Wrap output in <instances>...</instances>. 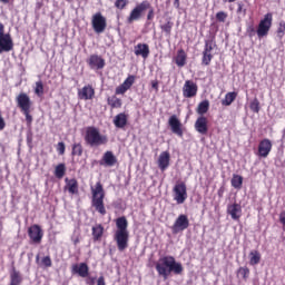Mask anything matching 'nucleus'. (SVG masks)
Here are the masks:
<instances>
[{
  "mask_svg": "<svg viewBox=\"0 0 285 285\" xmlns=\"http://www.w3.org/2000/svg\"><path fill=\"white\" fill-rule=\"evenodd\" d=\"M41 264L45 265L46 268H50L52 266V258H50V256H45L41 259Z\"/></svg>",
  "mask_w": 285,
  "mask_h": 285,
  "instance_id": "49530a36",
  "label": "nucleus"
},
{
  "mask_svg": "<svg viewBox=\"0 0 285 285\" xmlns=\"http://www.w3.org/2000/svg\"><path fill=\"white\" fill-rule=\"evenodd\" d=\"M237 276L243 277V279L246 282V279H248L250 276V269L248 267H239L237 271Z\"/></svg>",
  "mask_w": 285,
  "mask_h": 285,
  "instance_id": "58836bf2",
  "label": "nucleus"
},
{
  "mask_svg": "<svg viewBox=\"0 0 285 285\" xmlns=\"http://www.w3.org/2000/svg\"><path fill=\"white\" fill-rule=\"evenodd\" d=\"M65 184V190H68L69 195H79V181H77V178H66Z\"/></svg>",
  "mask_w": 285,
  "mask_h": 285,
  "instance_id": "5701e85b",
  "label": "nucleus"
},
{
  "mask_svg": "<svg viewBox=\"0 0 285 285\" xmlns=\"http://www.w3.org/2000/svg\"><path fill=\"white\" fill-rule=\"evenodd\" d=\"M11 50H14V41L12 40V36H10V33L0 36V55L3 52H10Z\"/></svg>",
  "mask_w": 285,
  "mask_h": 285,
  "instance_id": "4468645a",
  "label": "nucleus"
},
{
  "mask_svg": "<svg viewBox=\"0 0 285 285\" xmlns=\"http://www.w3.org/2000/svg\"><path fill=\"white\" fill-rule=\"evenodd\" d=\"M214 48H215V42L213 41V39L205 40V47L203 52L213 53Z\"/></svg>",
  "mask_w": 285,
  "mask_h": 285,
  "instance_id": "ea45409f",
  "label": "nucleus"
},
{
  "mask_svg": "<svg viewBox=\"0 0 285 285\" xmlns=\"http://www.w3.org/2000/svg\"><path fill=\"white\" fill-rule=\"evenodd\" d=\"M114 126L120 129L126 128V126H128V115H126V112L116 115L114 118Z\"/></svg>",
  "mask_w": 285,
  "mask_h": 285,
  "instance_id": "bb28decb",
  "label": "nucleus"
},
{
  "mask_svg": "<svg viewBox=\"0 0 285 285\" xmlns=\"http://www.w3.org/2000/svg\"><path fill=\"white\" fill-rule=\"evenodd\" d=\"M284 35H285V22L281 21L276 30V37L278 41H282V39H284Z\"/></svg>",
  "mask_w": 285,
  "mask_h": 285,
  "instance_id": "4c0bfd02",
  "label": "nucleus"
},
{
  "mask_svg": "<svg viewBox=\"0 0 285 285\" xmlns=\"http://www.w3.org/2000/svg\"><path fill=\"white\" fill-rule=\"evenodd\" d=\"M134 53L136 57L148 59V57H150V47L148 43H138L134 47Z\"/></svg>",
  "mask_w": 285,
  "mask_h": 285,
  "instance_id": "412c9836",
  "label": "nucleus"
},
{
  "mask_svg": "<svg viewBox=\"0 0 285 285\" xmlns=\"http://www.w3.org/2000/svg\"><path fill=\"white\" fill-rule=\"evenodd\" d=\"M135 79H137V77L129 75L125 81L116 88V95H126L135 85Z\"/></svg>",
  "mask_w": 285,
  "mask_h": 285,
  "instance_id": "f3484780",
  "label": "nucleus"
},
{
  "mask_svg": "<svg viewBox=\"0 0 285 285\" xmlns=\"http://www.w3.org/2000/svg\"><path fill=\"white\" fill-rule=\"evenodd\" d=\"M146 10H150V2H148L147 0L136 4L127 17V23L130 24L135 23V21H139V19L144 17V12H146Z\"/></svg>",
  "mask_w": 285,
  "mask_h": 285,
  "instance_id": "0eeeda50",
  "label": "nucleus"
},
{
  "mask_svg": "<svg viewBox=\"0 0 285 285\" xmlns=\"http://www.w3.org/2000/svg\"><path fill=\"white\" fill-rule=\"evenodd\" d=\"M187 59L188 55H186V51L184 49H179L175 57V63L178 66V68H184V66H186Z\"/></svg>",
  "mask_w": 285,
  "mask_h": 285,
  "instance_id": "cd10ccee",
  "label": "nucleus"
},
{
  "mask_svg": "<svg viewBox=\"0 0 285 285\" xmlns=\"http://www.w3.org/2000/svg\"><path fill=\"white\" fill-rule=\"evenodd\" d=\"M168 125L171 128V132H174V135H177L178 137H184L181 121L179 120V118H177V116L173 115L168 120Z\"/></svg>",
  "mask_w": 285,
  "mask_h": 285,
  "instance_id": "aec40b11",
  "label": "nucleus"
},
{
  "mask_svg": "<svg viewBox=\"0 0 285 285\" xmlns=\"http://www.w3.org/2000/svg\"><path fill=\"white\" fill-rule=\"evenodd\" d=\"M224 1V3H235V1H237V0H223Z\"/></svg>",
  "mask_w": 285,
  "mask_h": 285,
  "instance_id": "bf43d9fd",
  "label": "nucleus"
},
{
  "mask_svg": "<svg viewBox=\"0 0 285 285\" xmlns=\"http://www.w3.org/2000/svg\"><path fill=\"white\" fill-rule=\"evenodd\" d=\"M6 128V119H3V116L0 111V130H3Z\"/></svg>",
  "mask_w": 285,
  "mask_h": 285,
  "instance_id": "603ef678",
  "label": "nucleus"
},
{
  "mask_svg": "<svg viewBox=\"0 0 285 285\" xmlns=\"http://www.w3.org/2000/svg\"><path fill=\"white\" fill-rule=\"evenodd\" d=\"M83 140L89 148H99V146H106L108 144V136L101 134L99 128L89 126L85 130Z\"/></svg>",
  "mask_w": 285,
  "mask_h": 285,
  "instance_id": "20e7f679",
  "label": "nucleus"
},
{
  "mask_svg": "<svg viewBox=\"0 0 285 285\" xmlns=\"http://www.w3.org/2000/svg\"><path fill=\"white\" fill-rule=\"evenodd\" d=\"M72 275H79V277L86 278L90 275V267H88L87 263L73 264L71 266Z\"/></svg>",
  "mask_w": 285,
  "mask_h": 285,
  "instance_id": "dca6fc26",
  "label": "nucleus"
},
{
  "mask_svg": "<svg viewBox=\"0 0 285 285\" xmlns=\"http://www.w3.org/2000/svg\"><path fill=\"white\" fill-rule=\"evenodd\" d=\"M16 102L22 115L24 116L26 124L28 128H32L33 118L31 116L32 112V100L30 96L26 92H20L16 97Z\"/></svg>",
  "mask_w": 285,
  "mask_h": 285,
  "instance_id": "423d86ee",
  "label": "nucleus"
},
{
  "mask_svg": "<svg viewBox=\"0 0 285 285\" xmlns=\"http://www.w3.org/2000/svg\"><path fill=\"white\" fill-rule=\"evenodd\" d=\"M230 184L233 186V188H236V190H242V186L244 184V177L234 174L230 180Z\"/></svg>",
  "mask_w": 285,
  "mask_h": 285,
  "instance_id": "2f4dec72",
  "label": "nucleus"
},
{
  "mask_svg": "<svg viewBox=\"0 0 285 285\" xmlns=\"http://www.w3.org/2000/svg\"><path fill=\"white\" fill-rule=\"evenodd\" d=\"M174 200L180 205L184 204L188 199V189L186 187V183L180 181L177 183L173 188Z\"/></svg>",
  "mask_w": 285,
  "mask_h": 285,
  "instance_id": "6e6552de",
  "label": "nucleus"
},
{
  "mask_svg": "<svg viewBox=\"0 0 285 285\" xmlns=\"http://www.w3.org/2000/svg\"><path fill=\"white\" fill-rule=\"evenodd\" d=\"M237 99V92L236 91H229L225 95V98L222 100V106H230L233 101Z\"/></svg>",
  "mask_w": 285,
  "mask_h": 285,
  "instance_id": "473e14b6",
  "label": "nucleus"
},
{
  "mask_svg": "<svg viewBox=\"0 0 285 285\" xmlns=\"http://www.w3.org/2000/svg\"><path fill=\"white\" fill-rule=\"evenodd\" d=\"M72 157H81L83 155V145L81 142H75L71 147Z\"/></svg>",
  "mask_w": 285,
  "mask_h": 285,
  "instance_id": "e433bc0d",
  "label": "nucleus"
},
{
  "mask_svg": "<svg viewBox=\"0 0 285 285\" xmlns=\"http://www.w3.org/2000/svg\"><path fill=\"white\" fill-rule=\"evenodd\" d=\"M208 110H210V101L203 100L198 104L196 112L197 115H200V117H204Z\"/></svg>",
  "mask_w": 285,
  "mask_h": 285,
  "instance_id": "c756f323",
  "label": "nucleus"
},
{
  "mask_svg": "<svg viewBox=\"0 0 285 285\" xmlns=\"http://www.w3.org/2000/svg\"><path fill=\"white\" fill-rule=\"evenodd\" d=\"M279 222H281V224H283V226H285V210L281 212Z\"/></svg>",
  "mask_w": 285,
  "mask_h": 285,
  "instance_id": "5fc2aeb1",
  "label": "nucleus"
},
{
  "mask_svg": "<svg viewBox=\"0 0 285 285\" xmlns=\"http://www.w3.org/2000/svg\"><path fill=\"white\" fill-rule=\"evenodd\" d=\"M174 6H175L177 9H179V6H180L179 0H174Z\"/></svg>",
  "mask_w": 285,
  "mask_h": 285,
  "instance_id": "13d9d810",
  "label": "nucleus"
},
{
  "mask_svg": "<svg viewBox=\"0 0 285 285\" xmlns=\"http://www.w3.org/2000/svg\"><path fill=\"white\" fill-rule=\"evenodd\" d=\"M116 227L114 240L117 244L118 250L124 253L128 248V242H130V232H128V219L126 216L116 219Z\"/></svg>",
  "mask_w": 285,
  "mask_h": 285,
  "instance_id": "f03ea898",
  "label": "nucleus"
},
{
  "mask_svg": "<svg viewBox=\"0 0 285 285\" xmlns=\"http://www.w3.org/2000/svg\"><path fill=\"white\" fill-rule=\"evenodd\" d=\"M57 150H58L59 155H66V144L58 142Z\"/></svg>",
  "mask_w": 285,
  "mask_h": 285,
  "instance_id": "09e8293b",
  "label": "nucleus"
},
{
  "mask_svg": "<svg viewBox=\"0 0 285 285\" xmlns=\"http://www.w3.org/2000/svg\"><path fill=\"white\" fill-rule=\"evenodd\" d=\"M87 284L94 285L95 284V277H90L89 279L86 281Z\"/></svg>",
  "mask_w": 285,
  "mask_h": 285,
  "instance_id": "4d7b16f0",
  "label": "nucleus"
},
{
  "mask_svg": "<svg viewBox=\"0 0 285 285\" xmlns=\"http://www.w3.org/2000/svg\"><path fill=\"white\" fill-rule=\"evenodd\" d=\"M91 235H92L94 242H101V237H104V225L96 224L91 228Z\"/></svg>",
  "mask_w": 285,
  "mask_h": 285,
  "instance_id": "c85d7f7f",
  "label": "nucleus"
},
{
  "mask_svg": "<svg viewBox=\"0 0 285 285\" xmlns=\"http://www.w3.org/2000/svg\"><path fill=\"white\" fill-rule=\"evenodd\" d=\"M170 166V153L163 151L158 158V168L164 173Z\"/></svg>",
  "mask_w": 285,
  "mask_h": 285,
  "instance_id": "a878e982",
  "label": "nucleus"
},
{
  "mask_svg": "<svg viewBox=\"0 0 285 285\" xmlns=\"http://www.w3.org/2000/svg\"><path fill=\"white\" fill-rule=\"evenodd\" d=\"M195 130L199 132V135H208V118L205 116L198 117L195 122Z\"/></svg>",
  "mask_w": 285,
  "mask_h": 285,
  "instance_id": "4be33fe9",
  "label": "nucleus"
},
{
  "mask_svg": "<svg viewBox=\"0 0 285 285\" xmlns=\"http://www.w3.org/2000/svg\"><path fill=\"white\" fill-rule=\"evenodd\" d=\"M237 14H246V9H244V3L243 2H237V10H236Z\"/></svg>",
  "mask_w": 285,
  "mask_h": 285,
  "instance_id": "8fccbe9b",
  "label": "nucleus"
},
{
  "mask_svg": "<svg viewBox=\"0 0 285 285\" xmlns=\"http://www.w3.org/2000/svg\"><path fill=\"white\" fill-rule=\"evenodd\" d=\"M210 61H213V53L203 51V58H202L203 66H210Z\"/></svg>",
  "mask_w": 285,
  "mask_h": 285,
  "instance_id": "a19ab883",
  "label": "nucleus"
},
{
  "mask_svg": "<svg viewBox=\"0 0 285 285\" xmlns=\"http://www.w3.org/2000/svg\"><path fill=\"white\" fill-rule=\"evenodd\" d=\"M107 104H108V106H110L111 110H115V108H121V106H124V102L117 96L108 97Z\"/></svg>",
  "mask_w": 285,
  "mask_h": 285,
  "instance_id": "7c9ffc66",
  "label": "nucleus"
},
{
  "mask_svg": "<svg viewBox=\"0 0 285 285\" xmlns=\"http://www.w3.org/2000/svg\"><path fill=\"white\" fill-rule=\"evenodd\" d=\"M272 150H273V142L271 141V139L265 138L259 141L258 153H257L258 157H263L264 159H266V157L271 155Z\"/></svg>",
  "mask_w": 285,
  "mask_h": 285,
  "instance_id": "2eb2a0df",
  "label": "nucleus"
},
{
  "mask_svg": "<svg viewBox=\"0 0 285 285\" xmlns=\"http://www.w3.org/2000/svg\"><path fill=\"white\" fill-rule=\"evenodd\" d=\"M218 195L222 197V195H223L222 190L218 191Z\"/></svg>",
  "mask_w": 285,
  "mask_h": 285,
  "instance_id": "e2e57ef3",
  "label": "nucleus"
},
{
  "mask_svg": "<svg viewBox=\"0 0 285 285\" xmlns=\"http://www.w3.org/2000/svg\"><path fill=\"white\" fill-rule=\"evenodd\" d=\"M1 3H10V0H0Z\"/></svg>",
  "mask_w": 285,
  "mask_h": 285,
  "instance_id": "052dcab7",
  "label": "nucleus"
},
{
  "mask_svg": "<svg viewBox=\"0 0 285 285\" xmlns=\"http://www.w3.org/2000/svg\"><path fill=\"white\" fill-rule=\"evenodd\" d=\"M271 28H273V13L268 12L259 21L257 29H255V22H249L246 27V33L249 37L257 35L258 39H264V37H268Z\"/></svg>",
  "mask_w": 285,
  "mask_h": 285,
  "instance_id": "7ed1b4c3",
  "label": "nucleus"
},
{
  "mask_svg": "<svg viewBox=\"0 0 285 285\" xmlns=\"http://www.w3.org/2000/svg\"><path fill=\"white\" fill-rule=\"evenodd\" d=\"M249 108L253 112H259V100L257 98H255L250 105H249Z\"/></svg>",
  "mask_w": 285,
  "mask_h": 285,
  "instance_id": "a18cd8bd",
  "label": "nucleus"
},
{
  "mask_svg": "<svg viewBox=\"0 0 285 285\" xmlns=\"http://www.w3.org/2000/svg\"><path fill=\"white\" fill-rule=\"evenodd\" d=\"M91 26L96 35H101L106 32V28H108V21L106 17L101 14V12H97L91 18Z\"/></svg>",
  "mask_w": 285,
  "mask_h": 285,
  "instance_id": "1a4fd4ad",
  "label": "nucleus"
},
{
  "mask_svg": "<svg viewBox=\"0 0 285 285\" xmlns=\"http://www.w3.org/2000/svg\"><path fill=\"white\" fill-rule=\"evenodd\" d=\"M8 33H6V26L0 22V37H6Z\"/></svg>",
  "mask_w": 285,
  "mask_h": 285,
  "instance_id": "864d4df0",
  "label": "nucleus"
},
{
  "mask_svg": "<svg viewBox=\"0 0 285 285\" xmlns=\"http://www.w3.org/2000/svg\"><path fill=\"white\" fill-rule=\"evenodd\" d=\"M78 98L82 101H90L95 99V87H92V85H86L78 90Z\"/></svg>",
  "mask_w": 285,
  "mask_h": 285,
  "instance_id": "a211bd4d",
  "label": "nucleus"
},
{
  "mask_svg": "<svg viewBox=\"0 0 285 285\" xmlns=\"http://www.w3.org/2000/svg\"><path fill=\"white\" fill-rule=\"evenodd\" d=\"M188 226H190V220H188V216L180 214L175 220L174 225L171 226V230L174 235H177V233H181L183 230H186Z\"/></svg>",
  "mask_w": 285,
  "mask_h": 285,
  "instance_id": "9b49d317",
  "label": "nucleus"
},
{
  "mask_svg": "<svg viewBox=\"0 0 285 285\" xmlns=\"http://www.w3.org/2000/svg\"><path fill=\"white\" fill-rule=\"evenodd\" d=\"M65 176H66V164L60 163L55 168V177L57 179H63Z\"/></svg>",
  "mask_w": 285,
  "mask_h": 285,
  "instance_id": "72a5a7b5",
  "label": "nucleus"
},
{
  "mask_svg": "<svg viewBox=\"0 0 285 285\" xmlns=\"http://www.w3.org/2000/svg\"><path fill=\"white\" fill-rule=\"evenodd\" d=\"M35 95L37 97H43V81L39 80L36 82Z\"/></svg>",
  "mask_w": 285,
  "mask_h": 285,
  "instance_id": "79ce46f5",
  "label": "nucleus"
},
{
  "mask_svg": "<svg viewBox=\"0 0 285 285\" xmlns=\"http://www.w3.org/2000/svg\"><path fill=\"white\" fill-rule=\"evenodd\" d=\"M199 91V87L193 80H186L183 86V97L185 99H193L197 97V92Z\"/></svg>",
  "mask_w": 285,
  "mask_h": 285,
  "instance_id": "9d476101",
  "label": "nucleus"
},
{
  "mask_svg": "<svg viewBox=\"0 0 285 285\" xmlns=\"http://www.w3.org/2000/svg\"><path fill=\"white\" fill-rule=\"evenodd\" d=\"M97 285H106V278L104 276H100L98 279H97Z\"/></svg>",
  "mask_w": 285,
  "mask_h": 285,
  "instance_id": "6e6d98bb",
  "label": "nucleus"
},
{
  "mask_svg": "<svg viewBox=\"0 0 285 285\" xmlns=\"http://www.w3.org/2000/svg\"><path fill=\"white\" fill-rule=\"evenodd\" d=\"M151 88L154 90H156V92H158L159 91V81L158 80H153L151 81Z\"/></svg>",
  "mask_w": 285,
  "mask_h": 285,
  "instance_id": "3c124183",
  "label": "nucleus"
},
{
  "mask_svg": "<svg viewBox=\"0 0 285 285\" xmlns=\"http://www.w3.org/2000/svg\"><path fill=\"white\" fill-rule=\"evenodd\" d=\"M249 264L250 266H257L259 262H262V254H259L257 250H252L249 253Z\"/></svg>",
  "mask_w": 285,
  "mask_h": 285,
  "instance_id": "f704fd0d",
  "label": "nucleus"
},
{
  "mask_svg": "<svg viewBox=\"0 0 285 285\" xmlns=\"http://www.w3.org/2000/svg\"><path fill=\"white\" fill-rule=\"evenodd\" d=\"M226 19H228V13L224 11H218L216 13V20L219 21L220 23H226Z\"/></svg>",
  "mask_w": 285,
  "mask_h": 285,
  "instance_id": "37998d69",
  "label": "nucleus"
},
{
  "mask_svg": "<svg viewBox=\"0 0 285 285\" xmlns=\"http://www.w3.org/2000/svg\"><path fill=\"white\" fill-rule=\"evenodd\" d=\"M87 63L91 70H104V68H106V60L98 55H91Z\"/></svg>",
  "mask_w": 285,
  "mask_h": 285,
  "instance_id": "ddd939ff",
  "label": "nucleus"
},
{
  "mask_svg": "<svg viewBox=\"0 0 285 285\" xmlns=\"http://www.w3.org/2000/svg\"><path fill=\"white\" fill-rule=\"evenodd\" d=\"M153 19H155V9L150 4V8H149L148 13H147V21H153Z\"/></svg>",
  "mask_w": 285,
  "mask_h": 285,
  "instance_id": "de8ad7c7",
  "label": "nucleus"
},
{
  "mask_svg": "<svg viewBox=\"0 0 285 285\" xmlns=\"http://www.w3.org/2000/svg\"><path fill=\"white\" fill-rule=\"evenodd\" d=\"M155 269L158 277H161L165 282L170 275H181L184 273V265L175 259V256L166 255L161 256L155 264Z\"/></svg>",
  "mask_w": 285,
  "mask_h": 285,
  "instance_id": "f257e3e1",
  "label": "nucleus"
},
{
  "mask_svg": "<svg viewBox=\"0 0 285 285\" xmlns=\"http://www.w3.org/2000/svg\"><path fill=\"white\" fill-rule=\"evenodd\" d=\"M73 244H75V245L79 244V239H76V240L73 242Z\"/></svg>",
  "mask_w": 285,
  "mask_h": 285,
  "instance_id": "680f3d73",
  "label": "nucleus"
},
{
  "mask_svg": "<svg viewBox=\"0 0 285 285\" xmlns=\"http://www.w3.org/2000/svg\"><path fill=\"white\" fill-rule=\"evenodd\" d=\"M10 285H20L22 282L21 274L17 272L16 267H12Z\"/></svg>",
  "mask_w": 285,
  "mask_h": 285,
  "instance_id": "c9c22d12",
  "label": "nucleus"
},
{
  "mask_svg": "<svg viewBox=\"0 0 285 285\" xmlns=\"http://www.w3.org/2000/svg\"><path fill=\"white\" fill-rule=\"evenodd\" d=\"M126 6H128V0H116L115 1V8H117V10H125Z\"/></svg>",
  "mask_w": 285,
  "mask_h": 285,
  "instance_id": "c03bdc74",
  "label": "nucleus"
},
{
  "mask_svg": "<svg viewBox=\"0 0 285 285\" xmlns=\"http://www.w3.org/2000/svg\"><path fill=\"white\" fill-rule=\"evenodd\" d=\"M159 28L165 37H170V35H173V28H175V22H173V18L166 17L160 20Z\"/></svg>",
  "mask_w": 285,
  "mask_h": 285,
  "instance_id": "6ab92c4d",
  "label": "nucleus"
},
{
  "mask_svg": "<svg viewBox=\"0 0 285 285\" xmlns=\"http://www.w3.org/2000/svg\"><path fill=\"white\" fill-rule=\"evenodd\" d=\"M91 205L95 208L96 213H99L102 217L108 213L106 210V205L104 199L106 198V191L104 190V185L101 181L96 183L95 188H91Z\"/></svg>",
  "mask_w": 285,
  "mask_h": 285,
  "instance_id": "39448f33",
  "label": "nucleus"
},
{
  "mask_svg": "<svg viewBox=\"0 0 285 285\" xmlns=\"http://www.w3.org/2000/svg\"><path fill=\"white\" fill-rule=\"evenodd\" d=\"M28 235L32 244H40L43 239V229L39 225H32L28 228Z\"/></svg>",
  "mask_w": 285,
  "mask_h": 285,
  "instance_id": "f8f14e48",
  "label": "nucleus"
},
{
  "mask_svg": "<svg viewBox=\"0 0 285 285\" xmlns=\"http://www.w3.org/2000/svg\"><path fill=\"white\" fill-rule=\"evenodd\" d=\"M227 214L237 222L242 217V205L234 203L227 206Z\"/></svg>",
  "mask_w": 285,
  "mask_h": 285,
  "instance_id": "393cba45",
  "label": "nucleus"
},
{
  "mask_svg": "<svg viewBox=\"0 0 285 285\" xmlns=\"http://www.w3.org/2000/svg\"><path fill=\"white\" fill-rule=\"evenodd\" d=\"M117 164V156L112 151H106L102 159L99 161L100 166H108L109 168Z\"/></svg>",
  "mask_w": 285,
  "mask_h": 285,
  "instance_id": "b1692460",
  "label": "nucleus"
}]
</instances>
